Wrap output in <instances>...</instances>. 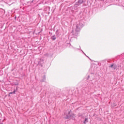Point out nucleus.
Segmentation results:
<instances>
[{"label":"nucleus","mask_w":124,"mask_h":124,"mask_svg":"<svg viewBox=\"0 0 124 124\" xmlns=\"http://www.w3.org/2000/svg\"><path fill=\"white\" fill-rule=\"evenodd\" d=\"M85 2L84 0H78V1L75 4V7H78L79 9V6L80 4H82V3H84Z\"/></svg>","instance_id":"3"},{"label":"nucleus","mask_w":124,"mask_h":124,"mask_svg":"<svg viewBox=\"0 0 124 124\" xmlns=\"http://www.w3.org/2000/svg\"><path fill=\"white\" fill-rule=\"evenodd\" d=\"M81 51L82 52V53L84 54V55H85V56L86 55V53L84 52V51H83V50H82V49H80Z\"/></svg>","instance_id":"15"},{"label":"nucleus","mask_w":124,"mask_h":124,"mask_svg":"<svg viewBox=\"0 0 124 124\" xmlns=\"http://www.w3.org/2000/svg\"><path fill=\"white\" fill-rule=\"evenodd\" d=\"M71 115H70V111H68V114H66V116L64 117L65 120H67V119H70Z\"/></svg>","instance_id":"5"},{"label":"nucleus","mask_w":124,"mask_h":124,"mask_svg":"<svg viewBox=\"0 0 124 124\" xmlns=\"http://www.w3.org/2000/svg\"><path fill=\"white\" fill-rule=\"evenodd\" d=\"M75 115L73 114V115H71V117L70 118L72 119V120H75Z\"/></svg>","instance_id":"9"},{"label":"nucleus","mask_w":124,"mask_h":124,"mask_svg":"<svg viewBox=\"0 0 124 124\" xmlns=\"http://www.w3.org/2000/svg\"><path fill=\"white\" fill-rule=\"evenodd\" d=\"M87 80H89L90 79V75H88L87 77L86 78Z\"/></svg>","instance_id":"14"},{"label":"nucleus","mask_w":124,"mask_h":124,"mask_svg":"<svg viewBox=\"0 0 124 124\" xmlns=\"http://www.w3.org/2000/svg\"><path fill=\"white\" fill-rule=\"evenodd\" d=\"M46 80V76L44 75L43 76L42 79L41 80V82H45Z\"/></svg>","instance_id":"6"},{"label":"nucleus","mask_w":124,"mask_h":124,"mask_svg":"<svg viewBox=\"0 0 124 124\" xmlns=\"http://www.w3.org/2000/svg\"><path fill=\"white\" fill-rule=\"evenodd\" d=\"M45 56L46 57H50V54H49V53H46L45 54Z\"/></svg>","instance_id":"13"},{"label":"nucleus","mask_w":124,"mask_h":124,"mask_svg":"<svg viewBox=\"0 0 124 124\" xmlns=\"http://www.w3.org/2000/svg\"><path fill=\"white\" fill-rule=\"evenodd\" d=\"M73 48L74 50H75V51H77V50H80V49H81L80 46H79V48H77L74 47H73Z\"/></svg>","instance_id":"11"},{"label":"nucleus","mask_w":124,"mask_h":124,"mask_svg":"<svg viewBox=\"0 0 124 124\" xmlns=\"http://www.w3.org/2000/svg\"><path fill=\"white\" fill-rule=\"evenodd\" d=\"M16 91H18V87H16Z\"/></svg>","instance_id":"16"},{"label":"nucleus","mask_w":124,"mask_h":124,"mask_svg":"<svg viewBox=\"0 0 124 124\" xmlns=\"http://www.w3.org/2000/svg\"><path fill=\"white\" fill-rule=\"evenodd\" d=\"M87 58H88V59H90V57H89L88 56H87V55H85Z\"/></svg>","instance_id":"17"},{"label":"nucleus","mask_w":124,"mask_h":124,"mask_svg":"<svg viewBox=\"0 0 124 124\" xmlns=\"http://www.w3.org/2000/svg\"><path fill=\"white\" fill-rule=\"evenodd\" d=\"M0 121H1V120H0V123H1V122H0Z\"/></svg>","instance_id":"23"},{"label":"nucleus","mask_w":124,"mask_h":124,"mask_svg":"<svg viewBox=\"0 0 124 124\" xmlns=\"http://www.w3.org/2000/svg\"><path fill=\"white\" fill-rule=\"evenodd\" d=\"M85 26V23L83 22V20L77 22L76 28L75 29V31L73 32V35L74 36H78L79 34V31H81V28H83Z\"/></svg>","instance_id":"1"},{"label":"nucleus","mask_w":124,"mask_h":124,"mask_svg":"<svg viewBox=\"0 0 124 124\" xmlns=\"http://www.w3.org/2000/svg\"><path fill=\"white\" fill-rule=\"evenodd\" d=\"M48 9H50V7H47Z\"/></svg>","instance_id":"19"},{"label":"nucleus","mask_w":124,"mask_h":124,"mask_svg":"<svg viewBox=\"0 0 124 124\" xmlns=\"http://www.w3.org/2000/svg\"><path fill=\"white\" fill-rule=\"evenodd\" d=\"M3 123H1V122H0V124H2Z\"/></svg>","instance_id":"21"},{"label":"nucleus","mask_w":124,"mask_h":124,"mask_svg":"<svg viewBox=\"0 0 124 124\" xmlns=\"http://www.w3.org/2000/svg\"><path fill=\"white\" fill-rule=\"evenodd\" d=\"M51 39L53 41H54V40H56L57 39V37H56V35H54L52 36L51 37Z\"/></svg>","instance_id":"7"},{"label":"nucleus","mask_w":124,"mask_h":124,"mask_svg":"<svg viewBox=\"0 0 124 124\" xmlns=\"http://www.w3.org/2000/svg\"><path fill=\"white\" fill-rule=\"evenodd\" d=\"M18 85H19V84L17 83V84H16V86H18Z\"/></svg>","instance_id":"18"},{"label":"nucleus","mask_w":124,"mask_h":124,"mask_svg":"<svg viewBox=\"0 0 124 124\" xmlns=\"http://www.w3.org/2000/svg\"><path fill=\"white\" fill-rule=\"evenodd\" d=\"M87 123H88V118H85L84 119V121L83 122V123L84 124H87Z\"/></svg>","instance_id":"10"},{"label":"nucleus","mask_w":124,"mask_h":124,"mask_svg":"<svg viewBox=\"0 0 124 124\" xmlns=\"http://www.w3.org/2000/svg\"><path fill=\"white\" fill-rule=\"evenodd\" d=\"M69 13L72 15V14H77V15H81L82 14V11L79 9V8L75 7V5L74 6L70 7L68 8Z\"/></svg>","instance_id":"2"},{"label":"nucleus","mask_w":124,"mask_h":124,"mask_svg":"<svg viewBox=\"0 0 124 124\" xmlns=\"http://www.w3.org/2000/svg\"><path fill=\"white\" fill-rule=\"evenodd\" d=\"M60 34V33L59 32V30H57L56 31V34L57 35V36H59V34Z\"/></svg>","instance_id":"12"},{"label":"nucleus","mask_w":124,"mask_h":124,"mask_svg":"<svg viewBox=\"0 0 124 124\" xmlns=\"http://www.w3.org/2000/svg\"><path fill=\"white\" fill-rule=\"evenodd\" d=\"M118 66H117V64L112 63L111 64V65L109 66V67H111V68H112L113 70H115V69H117V67Z\"/></svg>","instance_id":"4"},{"label":"nucleus","mask_w":124,"mask_h":124,"mask_svg":"<svg viewBox=\"0 0 124 124\" xmlns=\"http://www.w3.org/2000/svg\"><path fill=\"white\" fill-rule=\"evenodd\" d=\"M16 93V89H14L13 92H10L9 94H15Z\"/></svg>","instance_id":"8"},{"label":"nucleus","mask_w":124,"mask_h":124,"mask_svg":"<svg viewBox=\"0 0 124 124\" xmlns=\"http://www.w3.org/2000/svg\"><path fill=\"white\" fill-rule=\"evenodd\" d=\"M91 74H93V73H92Z\"/></svg>","instance_id":"22"},{"label":"nucleus","mask_w":124,"mask_h":124,"mask_svg":"<svg viewBox=\"0 0 124 124\" xmlns=\"http://www.w3.org/2000/svg\"><path fill=\"white\" fill-rule=\"evenodd\" d=\"M16 16H15V19L16 20Z\"/></svg>","instance_id":"20"}]
</instances>
